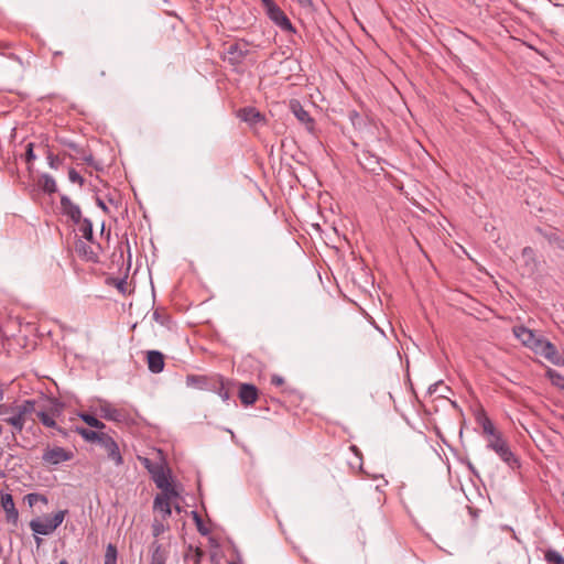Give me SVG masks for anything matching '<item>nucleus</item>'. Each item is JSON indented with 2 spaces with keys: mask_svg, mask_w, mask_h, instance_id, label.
<instances>
[{
  "mask_svg": "<svg viewBox=\"0 0 564 564\" xmlns=\"http://www.w3.org/2000/svg\"><path fill=\"white\" fill-rule=\"evenodd\" d=\"M36 159V155L34 154V151H33V143H28L26 145V151H25V160L26 162H33L34 160Z\"/></svg>",
  "mask_w": 564,
  "mask_h": 564,
  "instance_id": "e433bc0d",
  "label": "nucleus"
},
{
  "mask_svg": "<svg viewBox=\"0 0 564 564\" xmlns=\"http://www.w3.org/2000/svg\"><path fill=\"white\" fill-rule=\"evenodd\" d=\"M151 562L150 564H165L169 558V551L163 547L161 543L158 541L153 542L151 545Z\"/></svg>",
  "mask_w": 564,
  "mask_h": 564,
  "instance_id": "aec40b11",
  "label": "nucleus"
},
{
  "mask_svg": "<svg viewBox=\"0 0 564 564\" xmlns=\"http://www.w3.org/2000/svg\"><path fill=\"white\" fill-rule=\"evenodd\" d=\"M68 178L72 183H77L80 186L84 184V177L74 169L68 171Z\"/></svg>",
  "mask_w": 564,
  "mask_h": 564,
  "instance_id": "f704fd0d",
  "label": "nucleus"
},
{
  "mask_svg": "<svg viewBox=\"0 0 564 564\" xmlns=\"http://www.w3.org/2000/svg\"><path fill=\"white\" fill-rule=\"evenodd\" d=\"M1 501L0 505L6 512V520L8 523H11L13 525H17L19 520V512L15 508L13 496H0Z\"/></svg>",
  "mask_w": 564,
  "mask_h": 564,
  "instance_id": "ddd939ff",
  "label": "nucleus"
},
{
  "mask_svg": "<svg viewBox=\"0 0 564 564\" xmlns=\"http://www.w3.org/2000/svg\"><path fill=\"white\" fill-rule=\"evenodd\" d=\"M547 376L551 379L552 383H554L555 386H558L560 388L563 389V386H564V377L563 376H561L555 370H549Z\"/></svg>",
  "mask_w": 564,
  "mask_h": 564,
  "instance_id": "72a5a7b5",
  "label": "nucleus"
},
{
  "mask_svg": "<svg viewBox=\"0 0 564 564\" xmlns=\"http://www.w3.org/2000/svg\"><path fill=\"white\" fill-rule=\"evenodd\" d=\"M302 8H311L312 1L311 0H295Z\"/></svg>",
  "mask_w": 564,
  "mask_h": 564,
  "instance_id": "c03bdc74",
  "label": "nucleus"
},
{
  "mask_svg": "<svg viewBox=\"0 0 564 564\" xmlns=\"http://www.w3.org/2000/svg\"><path fill=\"white\" fill-rule=\"evenodd\" d=\"M74 457L73 452L63 447H47L42 455L43 463L47 465H58L64 462L70 460Z\"/></svg>",
  "mask_w": 564,
  "mask_h": 564,
  "instance_id": "423d86ee",
  "label": "nucleus"
},
{
  "mask_svg": "<svg viewBox=\"0 0 564 564\" xmlns=\"http://www.w3.org/2000/svg\"><path fill=\"white\" fill-rule=\"evenodd\" d=\"M61 208L65 216L69 217V219L74 224H79L82 219V210L78 205L73 203L69 197L63 195L61 197Z\"/></svg>",
  "mask_w": 564,
  "mask_h": 564,
  "instance_id": "f8f14e48",
  "label": "nucleus"
},
{
  "mask_svg": "<svg viewBox=\"0 0 564 564\" xmlns=\"http://www.w3.org/2000/svg\"><path fill=\"white\" fill-rule=\"evenodd\" d=\"M522 256L525 259H532L534 257V251L531 247H525L522 250Z\"/></svg>",
  "mask_w": 564,
  "mask_h": 564,
  "instance_id": "a19ab883",
  "label": "nucleus"
},
{
  "mask_svg": "<svg viewBox=\"0 0 564 564\" xmlns=\"http://www.w3.org/2000/svg\"><path fill=\"white\" fill-rule=\"evenodd\" d=\"M165 520L159 519V517H154L152 523V534L158 538L163 534L166 530H169V525L164 523Z\"/></svg>",
  "mask_w": 564,
  "mask_h": 564,
  "instance_id": "a878e982",
  "label": "nucleus"
},
{
  "mask_svg": "<svg viewBox=\"0 0 564 564\" xmlns=\"http://www.w3.org/2000/svg\"><path fill=\"white\" fill-rule=\"evenodd\" d=\"M33 414H36L37 419L40 420V422L46 426V427H50V429H54L57 433L62 434V435H66V432L64 431V429L59 427L57 424H56V421H55V412L54 411H44V410H37L35 408V412Z\"/></svg>",
  "mask_w": 564,
  "mask_h": 564,
  "instance_id": "dca6fc26",
  "label": "nucleus"
},
{
  "mask_svg": "<svg viewBox=\"0 0 564 564\" xmlns=\"http://www.w3.org/2000/svg\"><path fill=\"white\" fill-rule=\"evenodd\" d=\"M448 390L449 388L444 386L443 381H437L429 387L427 392L431 395L436 394L437 397H445L444 392Z\"/></svg>",
  "mask_w": 564,
  "mask_h": 564,
  "instance_id": "cd10ccee",
  "label": "nucleus"
},
{
  "mask_svg": "<svg viewBox=\"0 0 564 564\" xmlns=\"http://www.w3.org/2000/svg\"><path fill=\"white\" fill-rule=\"evenodd\" d=\"M261 1H262L263 6L265 8L267 13L269 12V8H275L276 7V4H275V2L273 0H261Z\"/></svg>",
  "mask_w": 564,
  "mask_h": 564,
  "instance_id": "37998d69",
  "label": "nucleus"
},
{
  "mask_svg": "<svg viewBox=\"0 0 564 564\" xmlns=\"http://www.w3.org/2000/svg\"><path fill=\"white\" fill-rule=\"evenodd\" d=\"M37 184L44 193L53 194L57 191L56 182L50 174H42Z\"/></svg>",
  "mask_w": 564,
  "mask_h": 564,
  "instance_id": "412c9836",
  "label": "nucleus"
},
{
  "mask_svg": "<svg viewBox=\"0 0 564 564\" xmlns=\"http://www.w3.org/2000/svg\"><path fill=\"white\" fill-rule=\"evenodd\" d=\"M76 251L79 254L84 256L87 260H95V258H96V254L94 253L91 248L83 241H79L78 243H76Z\"/></svg>",
  "mask_w": 564,
  "mask_h": 564,
  "instance_id": "bb28decb",
  "label": "nucleus"
},
{
  "mask_svg": "<svg viewBox=\"0 0 564 564\" xmlns=\"http://www.w3.org/2000/svg\"><path fill=\"white\" fill-rule=\"evenodd\" d=\"M239 399L243 405H252L258 399L257 387L251 383H241L239 388Z\"/></svg>",
  "mask_w": 564,
  "mask_h": 564,
  "instance_id": "2eb2a0df",
  "label": "nucleus"
},
{
  "mask_svg": "<svg viewBox=\"0 0 564 564\" xmlns=\"http://www.w3.org/2000/svg\"><path fill=\"white\" fill-rule=\"evenodd\" d=\"M68 510H58L54 514H45L30 521V529L37 535L52 534L64 521Z\"/></svg>",
  "mask_w": 564,
  "mask_h": 564,
  "instance_id": "20e7f679",
  "label": "nucleus"
},
{
  "mask_svg": "<svg viewBox=\"0 0 564 564\" xmlns=\"http://www.w3.org/2000/svg\"><path fill=\"white\" fill-rule=\"evenodd\" d=\"M186 384L188 387H193V388H197V389H205V387L207 384V379H206V377H203V376L191 375V376H187V378H186Z\"/></svg>",
  "mask_w": 564,
  "mask_h": 564,
  "instance_id": "5701e85b",
  "label": "nucleus"
},
{
  "mask_svg": "<svg viewBox=\"0 0 564 564\" xmlns=\"http://www.w3.org/2000/svg\"><path fill=\"white\" fill-rule=\"evenodd\" d=\"M218 394L224 401H227L230 398L229 391L224 387V382H221Z\"/></svg>",
  "mask_w": 564,
  "mask_h": 564,
  "instance_id": "ea45409f",
  "label": "nucleus"
},
{
  "mask_svg": "<svg viewBox=\"0 0 564 564\" xmlns=\"http://www.w3.org/2000/svg\"><path fill=\"white\" fill-rule=\"evenodd\" d=\"M476 422L482 430V436L487 442V448L495 452L497 456L510 468L516 469L520 466L518 458L511 451L502 433L495 426L485 411L476 414Z\"/></svg>",
  "mask_w": 564,
  "mask_h": 564,
  "instance_id": "f257e3e1",
  "label": "nucleus"
},
{
  "mask_svg": "<svg viewBox=\"0 0 564 564\" xmlns=\"http://www.w3.org/2000/svg\"><path fill=\"white\" fill-rule=\"evenodd\" d=\"M545 560L547 564H564V557L556 551H547Z\"/></svg>",
  "mask_w": 564,
  "mask_h": 564,
  "instance_id": "7c9ffc66",
  "label": "nucleus"
},
{
  "mask_svg": "<svg viewBox=\"0 0 564 564\" xmlns=\"http://www.w3.org/2000/svg\"><path fill=\"white\" fill-rule=\"evenodd\" d=\"M100 76H102V77H104V76H106V72H105V70H101V72H100Z\"/></svg>",
  "mask_w": 564,
  "mask_h": 564,
  "instance_id": "864d4df0",
  "label": "nucleus"
},
{
  "mask_svg": "<svg viewBox=\"0 0 564 564\" xmlns=\"http://www.w3.org/2000/svg\"><path fill=\"white\" fill-rule=\"evenodd\" d=\"M3 395H4L3 390H2V388L0 387V402L3 400Z\"/></svg>",
  "mask_w": 564,
  "mask_h": 564,
  "instance_id": "09e8293b",
  "label": "nucleus"
},
{
  "mask_svg": "<svg viewBox=\"0 0 564 564\" xmlns=\"http://www.w3.org/2000/svg\"><path fill=\"white\" fill-rule=\"evenodd\" d=\"M467 508H468V510H469L470 514L473 516V518H474V519H476V518H477V511H476V510H474V509H473L471 507H469V506H467Z\"/></svg>",
  "mask_w": 564,
  "mask_h": 564,
  "instance_id": "49530a36",
  "label": "nucleus"
},
{
  "mask_svg": "<svg viewBox=\"0 0 564 564\" xmlns=\"http://www.w3.org/2000/svg\"><path fill=\"white\" fill-rule=\"evenodd\" d=\"M180 496H155L153 503V511L159 519L166 520L172 514V506L174 501L172 498Z\"/></svg>",
  "mask_w": 564,
  "mask_h": 564,
  "instance_id": "0eeeda50",
  "label": "nucleus"
},
{
  "mask_svg": "<svg viewBox=\"0 0 564 564\" xmlns=\"http://www.w3.org/2000/svg\"><path fill=\"white\" fill-rule=\"evenodd\" d=\"M375 480L377 481L376 490H378V491H382L383 488L388 485V480L384 479L382 476L376 477Z\"/></svg>",
  "mask_w": 564,
  "mask_h": 564,
  "instance_id": "58836bf2",
  "label": "nucleus"
},
{
  "mask_svg": "<svg viewBox=\"0 0 564 564\" xmlns=\"http://www.w3.org/2000/svg\"><path fill=\"white\" fill-rule=\"evenodd\" d=\"M58 564H68V562L66 560H62V561H59Z\"/></svg>",
  "mask_w": 564,
  "mask_h": 564,
  "instance_id": "603ef678",
  "label": "nucleus"
},
{
  "mask_svg": "<svg viewBox=\"0 0 564 564\" xmlns=\"http://www.w3.org/2000/svg\"><path fill=\"white\" fill-rule=\"evenodd\" d=\"M536 231L543 237L545 238L550 243H553V245H557L560 246L561 245V239L557 235V232L553 229H550V230H544L542 228H536Z\"/></svg>",
  "mask_w": 564,
  "mask_h": 564,
  "instance_id": "393cba45",
  "label": "nucleus"
},
{
  "mask_svg": "<svg viewBox=\"0 0 564 564\" xmlns=\"http://www.w3.org/2000/svg\"><path fill=\"white\" fill-rule=\"evenodd\" d=\"M237 116L242 121H245L249 124H257V123L263 121V119H264L263 115L253 107H245L242 109H239Z\"/></svg>",
  "mask_w": 564,
  "mask_h": 564,
  "instance_id": "a211bd4d",
  "label": "nucleus"
},
{
  "mask_svg": "<svg viewBox=\"0 0 564 564\" xmlns=\"http://www.w3.org/2000/svg\"><path fill=\"white\" fill-rule=\"evenodd\" d=\"M142 465L151 475L152 480L161 490V494H177L172 487L171 469L163 458L153 460L150 458H142Z\"/></svg>",
  "mask_w": 564,
  "mask_h": 564,
  "instance_id": "f03ea898",
  "label": "nucleus"
},
{
  "mask_svg": "<svg viewBox=\"0 0 564 564\" xmlns=\"http://www.w3.org/2000/svg\"><path fill=\"white\" fill-rule=\"evenodd\" d=\"M249 43L240 40L230 44L227 48L228 61L232 65H237L249 54Z\"/></svg>",
  "mask_w": 564,
  "mask_h": 564,
  "instance_id": "6e6552de",
  "label": "nucleus"
},
{
  "mask_svg": "<svg viewBox=\"0 0 564 564\" xmlns=\"http://www.w3.org/2000/svg\"><path fill=\"white\" fill-rule=\"evenodd\" d=\"M148 368L153 373H160L164 369V356L158 350L147 352Z\"/></svg>",
  "mask_w": 564,
  "mask_h": 564,
  "instance_id": "f3484780",
  "label": "nucleus"
},
{
  "mask_svg": "<svg viewBox=\"0 0 564 564\" xmlns=\"http://www.w3.org/2000/svg\"><path fill=\"white\" fill-rule=\"evenodd\" d=\"M30 507L35 506L37 502L47 503V496H26Z\"/></svg>",
  "mask_w": 564,
  "mask_h": 564,
  "instance_id": "c9c22d12",
  "label": "nucleus"
},
{
  "mask_svg": "<svg viewBox=\"0 0 564 564\" xmlns=\"http://www.w3.org/2000/svg\"><path fill=\"white\" fill-rule=\"evenodd\" d=\"M230 564H234V563H230Z\"/></svg>",
  "mask_w": 564,
  "mask_h": 564,
  "instance_id": "4d7b16f0",
  "label": "nucleus"
},
{
  "mask_svg": "<svg viewBox=\"0 0 564 564\" xmlns=\"http://www.w3.org/2000/svg\"><path fill=\"white\" fill-rule=\"evenodd\" d=\"M271 383L275 387H280L284 383V379L281 376L274 375L271 378Z\"/></svg>",
  "mask_w": 564,
  "mask_h": 564,
  "instance_id": "79ce46f5",
  "label": "nucleus"
},
{
  "mask_svg": "<svg viewBox=\"0 0 564 564\" xmlns=\"http://www.w3.org/2000/svg\"><path fill=\"white\" fill-rule=\"evenodd\" d=\"M97 204H98V206H99L102 210H105V212L107 210V206H106V204H105L101 199H99V198H98V199H97Z\"/></svg>",
  "mask_w": 564,
  "mask_h": 564,
  "instance_id": "a18cd8bd",
  "label": "nucleus"
},
{
  "mask_svg": "<svg viewBox=\"0 0 564 564\" xmlns=\"http://www.w3.org/2000/svg\"><path fill=\"white\" fill-rule=\"evenodd\" d=\"M269 19L281 29L283 32L295 33V29L292 25L290 19L286 14L280 9V7L269 8V12L267 13Z\"/></svg>",
  "mask_w": 564,
  "mask_h": 564,
  "instance_id": "1a4fd4ad",
  "label": "nucleus"
},
{
  "mask_svg": "<svg viewBox=\"0 0 564 564\" xmlns=\"http://www.w3.org/2000/svg\"><path fill=\"white\" fill-rule=\"evenodd\" d=\"M3 433V427L2 425L0 424V435Z\"/></svg>",
  "mask_w": 564,
  "mask_h": 564,
  "instance_id": "5fc2aeb1",
  "label": "nucleus"
},
{
  "mask_svg": "<svg viewBox=\"0 0 564 564\" xmlns=\"http://www.w3.org/2000/svg\"><path fill=\"white\" fill-rule=\"evenodd\" d=\"M99 444L105 448L109 459L113 460L116 465L122 464V457L118 444L111 436L105 433V435L101 436Z\"/></svg>",
  "mask_w": 564,
  "mask_h": 564,
  "instance_id": "9d476101",
  "label": "nucleus"
},
{
  "mask_svg": "<svg viewBox=\"0 0 564 564\" xmlns=\"http://www.w3.org/2000/svg\"><path fill=\"white\" fill-rule=\"evenodd\" d=\"M35 542H36V544H37V545H40V544H41V542H42V540H41L40 538H37V536H36V538H35Z\"/></svg>",
  "mask_w": 564,
  "mask_h": 564,
  "instance_id": "8fccbe9b",
  "label": "nucleus"
},
{
  "mask_svg": "<svg viewBox=\"0 0 564 564\" xmlns=\"http://www.w3.org/2000/svg\"><path fill=\"white\" fill-rule=\"evenodd\" d=\"M99 411L101 417L108 421L122 422L126 419V415L121 410L113 408L109 403L101 404Z\"/></svg>",
  "mask_w": 564,
  "mask_h": 564,
  "instance_id": "6ab92c4d",
  "label": "nucleus"
},
{
  "mask_svg": "<svg viewBox=\"0 0 564 564\" xmlns=\"http://www.w3.org/2000/svg\"><path fill=\"white\" fill-rule=\"evenodd\" d=\"M117 547L113 544H108L105 553V564H117Z\"/></svg>",
  "mask_w": 564,
  "mask_h": 564,
  "instance_id": "c85d7f7f",
  "label": "nucleus"
},
{
  "mask_svg": "<svg viewBox=\"0 0 564 564\" xmlns=\"http://www.w3.org/2000/svg\"><path fill=\"white\" fill-rule=\"evenodd\" d=\"M78 225V230L82 234V237L88 241L94 240L93 234V224L88 218H82Z\"/></svg>",
  "mask_w": 564,
  "mask_h": 564,
  "instance_id": "4be33fe9",
  "label": "nucleus"
},
{
  "mask_svg": "<svg viewBox=\"0 0 564 564\" xmlns=\"http://www.w3.org/2000/svg\"><path fill=\"white\" fill-rule=\"evenodd\" d=\"M35 400H24L19 404H14V410L9 416L3 417V421L12 426V435L20 434L26 422L32 420V414L35 412Z\"/></svg>",
  "mask_w": 564,
  "mask_h": 564,
  "instance_id": "7ed1b4c3",
  "label": "nucleus"
},
{
  "mask_svg": "<svg viewBox=\"0 0 564 564\" xmlns=\"http://www.w3.org/2000/svg\"><path fill=\"white\" fill-rule=\"evenodd\" d=\"M514 336L527 347L533 349L535 343L538 341L540 336H536L533 330L524 327V326H516L513 327Z\"/></svg>",
  "mask_w": 564,
  "mask_h": 564,
  "instance_id": "4468645a",
  "label": "nucleus"
},
{
  "mask_svg": "<svg viewBox=\"0 0 564 564\" xmlns=\"http://www.w3.org/2000/svg\"><path fill=\"white\" fill-rule=\"evenodd\" d=\"M80 417L90 427H95V429H99V430L105 427V424L91 414H82Z\"/></svg>",
  "mask_w": 564,
  "mask_h": 564,
  "instance_id": "c756f323",
  "label": "nucleus"
},
{
  "mask_svg": "<svg viewBox=\"0 0 564 564\" xmlns=\"http://www.w3.org/2000/svg\"><path fill=\"white\" fill-rule=\"evenodd\" d=\"M192 516H193V519L195 521V524L197 527L198 532L202 533L203 535L208 534L209 531L204 525L202 517L199 516V513L197 511H192Z\"/></svg>",
  "mask_w": 564,
  "mask_h": 564,
  "instance_id": "473e14b6",
  "label": "nucleus"
},
{
  "mask_svg": "<svg viewBox=\"0 0 564 564\" xmlns=\"http://www.w3.org/2000/svg\"><path fill=\"white\" fill-rule=\"evenodd\" d=\"M78 433L82 435L83 438H85L88 442H100L101 436L105 435V433L91 431L88 429H78Z\"/></svg>",
  "mask_w": 564,
  "mask_h": 564,
  "instance_id": "b1692460",
  "label": "nucleus"
},
{
  "mask_svg": "<svg viewBox=\"0 0 564 564\" xmlns=\"http://www.w3.org/2000/svg\"><path fill=\"white\" fill-rule=\"evenodd\" d=\"M126 285V281L124 280H121L119 283H118V289L119 290H123V286Z\"/></svg>",
  "mask_w": 564,
  "mask_h": 564,
  "instance_id": "de8ad7c7",
  "label": "nucleus"
},
{
  "mask_svg": "<svg viewBox=\"0 0 564 564\" xmlns=\"http://www.w3.org/2000/svg\"><path fill=\"white\" fill-rule=\"evenodd\" d=\"M532 350L553 365L561 366L564 364V355L560 352L551 341L543 337H539Z\"/></svg>",
  "mask_w": 564,
  "mask_h": 564,
  "instance_id": "39448f33",
  "label": "nucleus"
},
{
  "mask_svg": "<svg viewBox=\"0 0 564 564\" xmlns=\"http://www.w3.org/2000/svg\"><path fill=\"white\" fill-rule=\"evenodd\" d=\"M290 108L295 118L305 126L307 131L312 132L314 130V119L303 108L300 101L292 100L290 104Z\"/></svg>",
  "mask_w": 564,
  "mask_h": 564,
  "instance_id": "9b49d317",
  "label": "nucleus"
},
{
  "mask_svg": "<svg viewBox=\"0 0 564 564\" xmlns=\"http://www.w3.org/2000/svg\"><path fill=\"white\" fill-rule=\"evenodd\" d=\"M12 410H14V405L0 403V416H9Z\"/></svg>",
  "mask_w": 564,
  "mask_h": 564,
  "instance_id": "4c0bfd02",
  "label": "nucleus"
},
{
  "mask_svg": "<svg viewBox=\"0 0 564 564\" xmlns=\"http://www.w3.org/2000/svg\"><path fill=\"white\" fill-rule=\"evenodd\" d=\"M563 390H564V384H563Z\"/></svg>",
  "mask_w": 564,
  "mask_h": 564,
  "instance_id": "6e6d98bb",
  "label": "nucleus"
},
{
  "mask_svg": "<svg viewBox=\"0 0 564 564\" xmlns=\"http://www.w3.org/2000/svg\"><path fill=\"white\" fill-rule=\"evenodd\" d=\"M175 510H176V512H177V513H180V512H181V508H180V506H178V505H175Z\"/></svg>",
  "mask_w": 564,
  "mask_h": 564,
  "instance_id": "3c124183",
  "label": "nucleus"
},
{
  "mask_svg": "<svg viewBox=\"0 0 564 564\" xmlns=\"http://www.w3.org/2000/svg\"><path fill=\"white\" fill-rule=\"evenodd\" d=\"M48 166L53 170H58L63 164V161L59 156L53 154L51 151H47L46 154Z\"/></svg>",
  "mask_w": 564,
  "mask_h": 564,
  "instance_id": "2f4dec72",
  "label": "nucleus"
}]
</instances>
